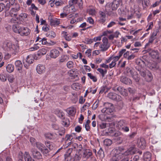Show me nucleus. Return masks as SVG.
Masks as SVG:
<instances>
[{
    "mask_svg": "<svg viewBox=\"0 0 161 161\" xmlns=\"http://www.w3.org/2000/svg\"><path fill=\"white\" fill-rule=\"evenodd\" d=\"M2 48L5 51L10 52L13 56L16 55L19 50V47L18 44H13L11 42L8 40L3 42Z\"/></svg>",
    "mask_w": 161,
    "mask_h": 161,
    "instance_id": "obj_1",
    "label": "nucleus"
},
{
    "mask_svg": "<svg viewBox=\"0 0 161 161\" xmlns=\"http://www.w3.org/2000/svg\"><path fill=\"white\" fill-rule=\"evenodd\" d=\"M137 152V149L134 146H132L129 148L124 153H122L124 157V161H129L131 155H133Z\"/></svg>",
    "mask_w": 161,
    "mask_h": 161,
    "instance_id": "obj_2",
    "label": "nucleus"
},
{
    "mask_svg": "<svg viewBox=\"0 0 161 161\" xmlns=\"http://www.w3.org/2000/svg\"><path fill=\"white\" fill-rule=\"evenodd\" d=\"M122 3L121 0H114L113 2L109 4V5H107L106 6V9L110 7L109 10L112 11L116 10L119 7L120 4Z\"/></svg>",
    "mask_w": 161,
    "mask_h": 161,
    "instance_id": "obj_3",
    "label": "nucleus"
},
{
    "mask_svg": "<svg viewBox=\"0 0 161 161\" xmlns=\"http://www.w3.org/2000/svg\"><path fill=\"white\" fill-rule=\"evenodd\" d=\"M103 43L100 46V48L101 49V51H106L110 47V44L108 43V38L104 37L102 39Z\"/></svg>",
    "mask_w": 161,
    "mask_h": 161,
    "instance_id": "obj_4",
    "label": "nucleus"
},
{
    "mask_svg": "<svg viewBox=\"0 0 161 161\" xmlns=\"http://www.w3.org/2000/svg\"><path fill=\"white\" fill-rule=\"evenodd\" d=\"M31 152L32 155L35 159H40L42 158V157L41 153L34 148H32Z\"/></svg>",
    "mask_w": 161,
    "mask_h": 161,
    "instance_id": "obj_5",
    "label": "nucleus"
},
{
    "mask_svg": "<svg viewBox=\"0 0 161 161\" xmlns=\"http://www.w3.org/2000/svg\"><path fill=\"white\" fill-rule=\"evenodd\" d=\"M113 89L115 92H119L121 94L124 96L126 97L128 95L126 90L122 87L119 86L117 88H113Z\"/></svg>",
    "mask_w": 161,
    "mask_h": 161,
    "instance_id": "obj_6",
    "label": "nucleus"
},
{
    "mask_svg": "<svg viewBox=\"0 0 161 161\" xmlns=\"http://www.w3.org/2000/svg\"><path fill=\"white\" fill-rule=\"evenodd\" d=\"M108 97L111 99L117 101H120L121 100V97L113 92H110L108 94Z\"/></svg>",
    "mask_w": 161,
    "mask_h": 161,
    "instance_id": "obj_7",
    "label": "nucleus"
},
{
    "mask_svg": "<svg viewBox=\"0 0 161 161\" xmlns=\"http://www.w3.org/2000/svg\"><path fill=\"white\" fill-rule=\"evenodd\" d=\"M83 151L82 157L86 159H88L92 155V151L89 149H84Z\"/></svg>",
    "mask_w": 161,
    "mask_h": 161,
    "instance_id": "obj_8",
    "label": "nucleus"
},
{
    "mask_svg": "<svg viewBox=\"0 0 161 161\" xmlns=\"http://www.w3.org/2000/svg\"><path fill=\"white\" fill-rule=\"evenodd\" d=\"M30 32V30L27 27H21L19 29V32L18 33L22 36H27L28 35Z\"/></svg>",
    "mask_w": 161,
    "mask_h": 161,
    "instance_id": "obj_9",
    "label": "nucleus"
},
{
    "mask_svg": "<svg viewBox=\"0 0 161 161\" xmlns=\"http://www.w3.org/2000/svg\"><path fill=\"white\" fill-rule=\"evenodd\" d=\"M69 4L70 6L73 5L77 4L79 8H81L83 5V1L82 0H71L69 1Z\"/></svg>",
    "mask_w": 161,
    "mask_h": 161,
    "instance_id": "obj_10",
    "label": "nucleus"
},
{
    "mask_svg": "<svg viewBox=\"0 0 161 161\" xmlns=\"http://www.w3.org/2000/svg\"><path fill=\"white\" fill-rule=\"evenodd\" d=\"M59 51L56 49H53L50 51V56L51 58H55L59 56Z\"/></svg>",
    "mask_w": 161,
    "mask_h": 161,
    "instance_id": "obj_11",
    "label": "nucleus"
},
{
    "mask_svg": "<svg viewBox=\"0 0 161 161\" xmlns=\"http://www.w3.org/2000/svg\"><path fill=\"white\" fill-rule=\"evenodd\" d=\"M120 81L123 83L126 84L130 85L132 83V81L131 80L125 76H122L120 79Z\"/></svg>",
    "mask_w": 161,
    "mask_h": 161,
    "instance_id": "obj_12",
    "label": "nucleus"
},
{
    "mask_svg": "<svg viewBox=\"0 0 161 161\" xmlns=\"http://www.w3.org/2000/svg\"><path fill=\"white\" fill-rule=\"evenodd\" d=\"M123 158V161H124V157L123 155H119V154L115 153V155L113 156L112 158L110 159V161H118L121 158Z\"/></svg>",
    "mask_w": 161,
    "mask_h": 161,
    "instance_id": "obj_13",
    "label": "nucleus"
},
{
    "mask_svg": "<svg viewBox=\"0 0 161 161\" xmlns=\"http://www.w3.org/2000/svg\"><path fill=\"white\" fill-rule=\"evenodd\" d=\"M31 144L35 146L41 150L45 147L44 145L41 143L40 142H31Z\"/></svg>",
    "mask_w": 161,
    "mask_h": 161,
    "instance_id": "obj_14",
    "label": "nucleus"
},
{
    "mask_svg": "<svg viewBox=\"0 0 161 161\" xmlns=\"http://www.w3.org/2000/svg\"><path fill=\"white\" fill-rule=\"evenodd\" d=\"M19 10V8H12L10 11V14L12 17H16L17 16V12Z\"/></svg>",
    "mask_w": 161,
    "mask_h": 161,
    "instance_id": "obj_15",
    "label": "nucleus"
},
{
    "mask_svg": "<svg viewBox=\"0 0 161 161\" xmlns=\"http://www.w3.org/2000/svg\"><path fill=\"white\" fill-rule=\"evenodd\" d=\"M143 159L144 161H150L151 159V153L148 152L144 153Z\"/></svg>",
    "mask_w": 161,
    "mask_h": 161,
    "instance_id": "obj_16",
    "label": "nucleus"
},
{
    "mask_svg": "<svg viewBox=\"0 0 161 161\" xmlns=\"http://www.w3.org/2000/svg\"><path fill=\"white\" fill-rule=\"evenodd\" d=\"M45 67L42 65L39 64L37 66L36 68L37 72L38 74H40L44 73L45 71Z\"/></svg>",
    "mask_w": 161,
    "mask_h": 161,
    "instance_id": "obj_17",
    "label": "nucleus"
},
{
    "mask_svg": "<svg viewBox=\"0 0 161 161\" xmlns=\"http://www.w3.org/2000/svg\"><path fill=\"white\" fill-rule=\"evenodd\" d=\"M149 54L153 58L159 60V54L157 51L152 50Z\"/></svg>",
    "mask_w": 161,
    "mask_h": 161,
    "instance_id": "obj_18",
    "label": "nucleus"
},
{
    "mask_svg": "<svg viewBox=\"0 0 161 161\" xmlns=\"http://www.w3.org/2000/svg\"><path fill=\"white\" fill-rule=\"evenodd\" d=\"M57 134H51V133H47L45 134V137L49 140H53L57 137Z\"/></svg>",
    "mask_w": 161,
    "mask_h": 161,
    "instance_id": "obj_19",
    "label": "nucleus"
},
{
    "mask_svg": "<svg viewBox=\"0 0 161 161\" xmlns=\"http://www.w3.org/2000/svg\"><path fill=\"white\" fill-rule=\"evenodd\" d=\"M67 113L70 115H73L75 114L76 112L75 108L74 107H71L68 108L66 109Z\"/></svg>",
    "mask_w": 161,
    "mask_h": 161,
    "instance_id": "obj_20",
    "label": "nucleus"
},
{
    "mask_svg": "<svg viewBox=\"0 0 161 161\" xmlns=\"http://www.w3.org/2000/svg\"><path fill=\"white\" fill-rule=\"evenodd\" d=\"M136 69L139 72V73L140 75L143 77L145 78L147 73L146 71L142 68H139L138 66L136 67Z\"/></svg>",
    "mask_w": 161,
    "mask_h": 161,
    "instance_id": "obj_21",
    "label": "nucleus"
},
{
    "mask_svg": "<svg viewBox=\"0 0 161 161\" xmlns=\"http://www.w3.org/2000/svg\"><path fill=\"white\" fill-rule=\"evenodd\" d=\"M50 22L51 25L55 26L58 25L60 24L59 20L56 19H50Z\"/></svg>",
    "mask_w": 161,
    "mask_h": 161,
    "instance_id": "obj_22",
    "label": "nucleus"
},
{
    "mask_svg": "<svg viewBox=\"0 0 161 161\" xmlns=\"http://www.w3.org/2000/svg\"><path fill=\"white\" fill-rule=\"evenodd\" d=\"M47 52V48L43 47L40 49L37 52V55L38 56H41L45 55Z\"/></svg>",
    "mask_w": 161,
    "mask_h": 161,
    "instance_id": "obj_23",
    "label": "nucleus"
},
{
    "mask_svg": "<svg viewBox=\"0 0 161 161\" xmlns=\"http://www.w3.org/2000/svg\"><path fill=\"white\" fill-rule=\"evenodd\" d=\"M24 159L25 161H34L32 158L29 153L25 152L24 155Z\"/></svg>",
    "mask_w": 161,
    "mask_h": 161,
    "instance_id": "obj_24",
    "label": "nucleus"
},
{
    "mask_svg": "<svg viewBox=\"0 0 161 161\" xmlns=\"http://www.w3.org/2000/svg\"><path fill=\"white\" fill-rule=\"evenodd\" d=\"M15 65L18 70H21L22 69L23 64L21 61L20 60L16 61L15 63Z\"/></svg>",
    "mask_w": 161,
    "mask_h": 161,
    "instance_id": "obj_25",
    "label": "nucleus"
},
{
    "mask_svg": "<svg viewBox=\"0 0 161 161\" xmlns=\"http://www.w3.org/2000/svg\"><path fill=\"white\" fill-rule=\"evenodd\" d=\"M34 61L33 57L32 55H28L26 58V61L29 64L32 63Z\"/></svg>",
    "mask_w": 161,
    "mask_h": 161,
    "instance_id": "obj_26",
    "label": "nucleus"
},
{
    "mask_svg": "<svg viewBox=\"0 0 161 161\" xmlns=\"http://www.w3.org/2000/svg\"><path fill=\"white\" fill-rule=\"evenodd\" d=\"M137 145L138 147L144 149L146 147V142H137Z\"/></svg>",
    "mask_w": 161,
    "mask_h": 161,
    "instance_id": "obj_27",
    "label": "nucleus"
},
{
    "mask_svg": "<svg viewBox=\"0 0 161 161\" xmlns=\"http://www.w3.org/2000/svg\"><path fill=\"white\" fill-rule=\"evenodd\" d=\"M6 69L7 72L11 73L14 71V66L12 64H9L6 66Z\"/></svg>",
    "mask_w": 161,
    "mask_h": 161,
    "instance_id": "obj_28",
    "label": "nucleus"
},
{
    "mask_svg": "<svg viewBox=\"0 0 161 161\" xmlns=\"http://www.w3.org/2000/svg\"><path fill=\"white\" fill-rule=\"evenodd\" d=\"M18 24H14L13 25L12 29L14 32L18 33L19 32V29L21 28Z\"/></svg>",
    "mask_w": 161,
    "mask_h": 161,
    "instance_id": "obj_29",
    "label": "nucleus"
},
{
    "mask_svg": "<svg viewBox=\"0 0 161 161\" xmlns=\"http://www.w3.org/2000/svg\"><path fill=\"white\" fill-rule=\"evenodd\" d=\"M131 76L136 82H138L140 80V77L136 71Z\"/></svg>",
    "mask_w": 161,
    "mask_h": 161,
    "instance_id": "obj_30",
    "label": "nucleus"
},
{
    "mask_svg": "<svg viewBox=\"0 0 161 161\" xmlns=\"http://www.w3.org/2000/svg\"><path fill=\"white\" fill-rule=\"evenodd\" d=\"M68 59L69 57L67 55H63L60 57L59 62L60 63L66 62Z\"/></svg>",
    "mask_w": 161,
    "mask_h": 161,
    "instance_id": "obj_31",
    "label": "nucleus"
},
{
    "mask_svg": "<svg viewBox=\"0 0 161 161\" xmlns=\"http://www.w3.org/2000/svg\"><path fill=\"white\" fill-rule=\"evenodd\" d=\"M102 112L105 113L107 114H109L113 112V109L111 108L105 107L102 110Z\"/></svg>",
    "mask_w": 161,
    "mask_h": 161,
    "instance_id": "obj_32",
    "label": "nucleus"
},
{
    "mask_svg": "<svg viewBox=\"0 0 161 161\" xmlns=\"http://www.w3.org/2000/svg\"><path fill=\"white\" fill-rule=\"evenodd\" d=\"M80 85L78 83H74L71 85V87L74 90H78L80 88Z\"/></svg>",
    "mask_w": 161,
    "mask_h": 161,
    "instance_id": "obj_33",
    "label": "nucleus"
},
{
    "mask_svg": "<svg viewBox=\"0 0 161 161\" xmlns=\"http://www.w3.org/2000/svg\"><path fill=\"white\" fill-rule=\"evenodd\" d=\"M97 154L100 158L101 159L103 158L105 156L104 152L103 149L100 148V149L98 151Z\"/></svg>",
    "mask_w": 161,
    "mask_h": 161,
    "instance_id": "obj_34",
    "label": "nucleus"
},
{
    "mask_svg": "<svg viewBox=\"0 0 161 161\" xmlns=\"http://www.w3.org/2000/svg\"><path fill=\"white\" fill-rule=\"evenodd\" d=\"M126 70L127 75L129 76H131L136 72L134 69H130L128 67L126 68Z\"/></svg>",
    "mask_w": 161,
    "mask_h": 161,
    "instance_id": "obj_35",
    "label": "nucleus"
},
{
    "mask_svg": "<svg viewBox=\"0 0 161 161\" xmlns=\"http://www.w3.org/2000/svg\"><path fill=\"white\" fill-rule=\"evenodd\" d=\"M97 70L101 74L103 77H104L105 75L107 73V70L106 69L104 70L101 68H98L97 69Z\"/></svg>",
    "mask_w": 161,
    "mask_h": 161,
    "instance_id": "obj_36",
    "label": "nucleus"
},
{
    "mask_svg": "<svg viewBox=\"0 0 161 161\" xmlns=\"http://www.w3.org/2000/svg\"><path fill=\"white\" fill-rule=\"evenodd\" d=\"M99 14L100 16L101 21L103 23L105 21V13L101 11H99Z\"/></svg>",
    "mask_w": 161,
    "mask_h": 161,
    "instance_id": "obj_37",
    "label": "nucleus"
},
{
    "mask_svg": "<svg viewBox=\"0 0 161 161\" xmlns=\"http://www.w3.org/2000/svg\"><path fill=\"white\" fill-rule=\"evenodd\" d=\"M55 112V114L59 117L62 118L64 115V113L62 111L58 109H57Z\"/></svg>",
    "mask_w": 161,
    "mask_h": 161,
    "instance_id": "obj_38",
    "label": "nucleus"
},
{
    "mask_svg": "<svg viewBox=\"0 0 161 161\" xmlns=\"http://www.w3.org/2000/svg\"><path fill=\"white\" fill-rule=\"evenodd\" d=\"M150 68L152 69L156 70L159 69V66L157 64L152 63L150 66Z\"/></svg>",
    "mask_w": 161,
    "mask_h": 161,
    "instance_id": "obj_39",
    "label": "nucleus"
},
{
    "mask_svg": "<svg viewBox=\"0 0 161 161\" xmlns=\"http://www.w3.org/2000/svg\"><path fill=\"white\" fill-rule=\"evenodd\" d=\"M145 78L147 81H150L152 79V75L151 73H147Z\"/></svg>",
    "mask_w": 161,
    "mask_h": 161,
    "instance_id": "obj_40",
    "label": "nucleus"
},
{
    "mask_svg": "<svg viewBox=\"0 0 161 161\" xmlns=\"http://www.w3.org/2000/svg\"><path fill=\"white\" fill-rule=\"evenodd\" d=\"M72 9L70 7H69L68 6L65 7L64 8V12L67 15L70 13L71 9Z\"/></svg>",
    "mask_w": 161,
    "mask_h": 161,
    "instance_id": "obj_41",
    "label": "nucleus"
},
{
    "mask_svg": "<svg viewBox=\"0 0 161 161\" xmlns=\"http://www.w3.org/2000/svg\"><path fill=\"white\" fill-rule=\"evenodd\" d=\"M87 75L92 80L93 82H96L97 81V79L96 77L93 75L91 73H88Z\"/></svg>",
    "mask_w": 161,
    "mask_h": 161,
    "instance_id": "obj_42",
    "label": "nucleus"
},
{
    "mask_svg": "<svg viewBox=\"0 0 161 161\" xmlns=\"http://www.w3.org/2000/svg\"><path fill=\"white\" fill-rule=\"evenodd\" d=\"M8 80L10 83H13L14 80V76L12 75H9L7 77Z\"/></svg>",
    "mask_w": 161,
    "mask_h": 161,
    "instance_id": "obj_43",
    "label": "nucleus"
},
{
    "mask_svg": "<svg viewBox=\"0 0 161 161\" xmlns=\"http://www.w3.org/2000/svg\"><path fill=\"white\" fill-rule=\"evenodd\" d=\"M124 150V149L122 147H119L118 148H117L116 149V153L119 154V155H121V153H123L122 152V151Z\"/></svg>",
    "mask_w": 161,
    "mask_h": 161,
    "instance_id": "obj_44",
    "label": "nucleus"
},
{
    "mask_svg": "<svg viewBox=\"0 0 161 161\" xmlns=\"http://www.w3.org/2000/svg\"><path fill=\"white\" fill-rule=\"evenodd\" d=\"M65 139L67 141H68V140L72 141V140H73L74 137L73 134H72L71 135H66Z\"/></svg>",
    "mask_w": 161,
    "mask_h": 161,
    "instance_id": "obj_45",
    "label": "nucleus"
},
{
    "mask_svg": "<svg viewBox=\"0 0 161 161\" xmlns=\"http://www.w3.org/2000/svg\"><path fill=\"white\" fill-rule=\"evenodd\" d=\"M27 17L26 14H21L19 15V17L18 18V19L22 21V20Z\"/></svg>",
    "mask_w": 161,
    "mask_h": 161,
    "instance_id": "obj_46",
    "label": "nucleus"
},
{
    "mask_svg": "<svg viewBox=\"0 0 161 161\" xmlns=\"http://www.w3.org/2000/svg\"><path fill=\"white\" fill-rule=\"evenodd\" d=\"M80 158H81L79 155L76 154L73 158V161H80Z\"/></svg>",
    "mask_w": 161,
    "mask_h": 161,
    "instance_id": "obj_47",
    "label": "nucleus"
},
{
    "mask_svg": "<svg viewBox=\"0 0 161 161\" xmlns=\"http://www.w3.org/2000/svg\"><path fill=\"white\" fill-rule=\"evenodd\" d=\"M91 122L90 120H87L86 121L85 125V128L86 130L87 131L89 130L90 129V126H89V124Z\"/></svg>",
    "mask_w": 161,
    "mask_h": 161,
    "instance_id": "obj_48",
    "label": "nucleus"
},
{
    "mask_svg": "<svg viewBox=\"0 0 161 161\" xmlns=\"http://www.w3.org/2000/svg\"><path fill=\"white\" fill-rule=\"evenodd\" d=\"M72 152V148H69L68 150L66 151L64 156H71V153Z\"/></svg>",
    "mask_w": 161,
    "mask_h": 161,
    "instance_id": "obj_49",
    "label": "nucleus"
},
{
    "mask_svg": "<svg viewBox=\"0 0 161 161\" xmlns=\"http://www.w3.org/2000/svg\"><path fill=\"white\" fill-rule=\"evenodd\" d=\"M7 77L3 74H1L0 75V80L3 82L7 80Z\"/></svg>",
    "mask_w": 161,
    "mask_h": 161,
    "instance_id": "obj_50",
    "label": "nucleus"
},
{
    "mask_svg": "<svg viewBox=\"0 0 161 161\" xmlns=\"http://www.w3.org/2000/svg\"><path fill=\"white\" fill-rule=\"evenodd\" d=\"M73 62L72 61H69L67 63V67L69 69L73 68Z\"/></svg>",
    "mask_w": 161,
    "mask_h": 161,
    "instance_id": "obj_51",
    "label": "nucleus"
},
{
    "mask_svg": "<svg viewBox=\"0 0 161 161\" xmlns=\"http://www.w3.org/2000/svg\"><path fill=\"white\" fill-rule=\"evenodd\" d=\"M15 18L16 17H15V18H12L10 20V22L12 23L18 24L19 23L18 18V17H17L16 18Z\"/></svg>",
    "mask_w": 161,
    "mask_h": 161,
    "instance_id": "obj_52",
    "label": "nucleus"
},
{
    "mask_svg": "<svg viewBox=\"0 0 161 161\" xmlns=\"http://www.w3.org/2000/svg\"><path fill=\"white\" fill-rule=\"evenodd\" d=\"M85 42L87 44H91L93 42V40L92 39L86 38L85 39Z\"/></svg>",
    "mask_w": 161,
    "mask_h": 161,
    "instance_id": "obj_53",
    "label": "nucleus"
},
{
    "mask_svg": "<svg viewBox=\"0 0 161 161\" xmlns=\"http://www.w3.org/2000/svg\"><path fill=\"white\" fill-rule=\"evenodd\" d=\"M39 48V47L38 46V44L34 45L33 47L30 48V51H33L36 50L38 49Z\"/></svg>",
    "mask_w": 161,
    "mask_h": 161,
    "instance_id": "obj_54",
    "label": "nucleus"
},
{
    "mask_svg": "<svg viewBox=\"0 0 161 161\" xmlns=\"http://www.w3.org/2000/svg\"><path fill=\"white\" fill-rule=\"evenodd\" d=\"M41 151L42 153L45 155H47L49 152L47 148H46L45 147L43 149H42Z\"/></svg>",
    "mask_w": 161,
    "mask_h": 161,
    "instance_id": "obj_55",
    "label": "nucleus"
},
{
    "mask_svg": "<svg viewBox=\"0 0 161 161\" xmlns=\"http://www.w3.org/2000/svg\"><path fill=\"white\" fill-rule=\"evenodd\" d=\"M73 135L74 139L73 140H79V141H81L82 139V137L81 136H79L77 137H75V134L74 133H73Z\"/></svg>",
    "mask_w": 161,
    "mask_h": 161,
    "instance_id": "obj_56",
    "label": "nucleus"
},
{
    "mask_svg": "<svg viewBox=\"0 0 161 161\" xmlns=\"http://www.w3.org/2000/svg\"><path fill=\"white\" fill-rule=\"evenodd\" d=\"M40 42H41V43L42 44L45 45L47 44V39L43 38L40 41H39Z\"/></svg>",
    "mask_w": 161,
    "mask_h": 161,
    "instance_id": "obj_57",
    "label": "nucleus"
},
{
    "mask_svg": "<svg viewBox=\"0 0 161 161\" xmlns=\"http://www.w3.org/2000/svg\"><path fill=\"white\" fill-rule=\"evenodd\" d=\"M112 142H103L104 146L108 147L110 146L112 144Z\"/></svg>",
    "mask_w": 161,
    "mask_h": 161,
    "instance_id": "obj_58",
    "label": "nucleus"
},
{
    "mask_svg": "<svg viewBox=\"0 0 161 161\" xmlns=\"http://www.w3.org/2000/svg\"><path fill=\"white\" fill-rule=\"evenodd\" d=\"M106 90V87L103 86L101 88V89L99 92V93H102L103 92L106 93L107 92Z\"/></svg>",
    "mask_w": 161,
    "mask_h": 161,
    "instance_id": "obj_59",
    "label": "nucleus"
},
{
    "mask_svg": "<svg viewBox=\"0 0 161 161\" xmlns=\"http://www.w3.org/2000/svg\"><path fill=\"white\" fill-rule=\"evenodd\" d=\"M48 36L51 38H54L55 37L56 35L53 31H51L49 32Z\"/></svg>",
    "mask_w": 161,
    "mask_h": 161,
    "instance_id": "obj_60",
    "label": "nucleus"
},
{
    "mask_svg": "<svg viewBox=\"0 0 161 161\" xmlns=\"http://www.w3.org/2000/svg\"><path fill=\"white\" fill-rule=\"evenodd\" d=\"M5 4L3 3H0V12H2L5 8Z\"/></svg>",
    "mask_w": 161,
    "mask_h": 161,
    "instance_id": "obj_61",
    "label": "nucleus"
},
{
    "mask_svg": "<svg viewBox=\"0 0 161 161\" xmlns=\"http://www.w3.org/2000/svg\"><path fill=\"white\" fill-rule=\"evenodd\" d=\"M63 3L62 1H57L56 0V1L55 2V5L57 6H61L63 5Z\"/></svg>",
    "mask_w": 161,
    "mask_h": 161,
    "instance_id": "obj_62",
    "label": "nucleus"
},
{
    "mask_svg": "<svg viewBox=\"0 0 161 161\" xmlns=\"http://www.w3.org/2000/svg\"><path fill=\"white\" fill-rule=\"evenodd\" d=\"M157 31L153 32L150 38H151L154 40L156 38L155 36L157 35Z\"/></svg>",
    "mask_w": 161,
    "mask_h": 161,
    "instance_id": "obj_63",
    "label": "nucleus"
},
{
    "mask_svg": "<svg viewBox=\"0 0 161 161\" xmlns=\"http://www.w3.org/2000/svg\"><path fill=\"white\" fill-rule=\"evenodd\" d=\"M157 31L153 32L150 38H151L154 40L156 38L155 36L157 35Z\"/></svg>",
    "mask_w": 161,
    "mask_h": 161,
    "instance_id": "obj_64",
    "label": "nucleus"
}]
</instances>
